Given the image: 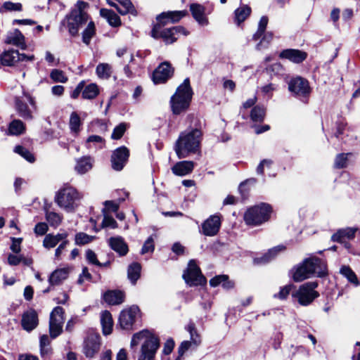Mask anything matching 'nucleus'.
<instances>
[{
  "instance_id": "obj_1",
  "label": "nucleus",
  "mask_w": 360,
  "mask_h": 360,
  "mask_svg": "<svg viewBox=\"0 0 360 360\" xmlns=\"http://www.w3.org/2000/svg\"><path fill=\"white\" fill-rule=\"evenodd\" d=\"M327 274L325 262L318 257L305 259L292 270V278L295 282L302 281L314 275L323 277Z\"/></svg>"
},
{
  "instance_id": "obj_2",
  "label": "nucleus",
  "mask_w": 360,
  "mask_h": 360,
  "mask_svg": "<svg viewBox=\"0 0 360 360\" xmlns=\"http://www.w3.org/2000/svg\"><path fill=\"white\" fill-rule=\"evenodd\" d=\"M202 131L198 129L181 132L175 145V151L179 158H185L190 153H195L200 144Z\"/></svg>"
},
{
  "instance_id": "obj_3",
  "label": "nucleus",
  "mask_w": 360,
  "mask_h": 360,
  "mask_svg": "<svg viewBox=\"0 0 360 360\" xmlns=\"http://www.w3.org/2000/svg\"><path fill=\"white\" fill-rule=\"evenodd\" d=\"M143 340L138 360H154L155 354L160 347L159 339L148 330H143L135 333L131 341V347L136 346Z\"/></svg>"
},
{
  "instance_id": "obj_4",
  "label": "nucleus",
  "mask_w": 360,
  "mask_h": 360,
  "mask_svg": "<svg viewBox=\"0 0 360 360\" xmlns=\"http://www.w3.org/2000/svg\"><path fill=\"white\" fill-rule=\"evenodd\" d=\"M192 95L190 81L188 78H186L171 98L170 103L172 112L175 115H179L186 111L190 105Z\"/></svg>"
},
{
  "instance_id": "obj_5",
  "label": "nucleus",
  "mask_w": 360,
  "mask_h": 360,
  "mask_svg": "<svg viewBox=\"0 0 360 360\" xmlns=\"http://www.w3.org/2000/svg\"><path fill=\"white\" fill-rule=\"evenodd\" d=\"M88 7V3L79 1L70 14L66 15L68 30L72 36L77 35L80 27L87 22L89 15L86 10Z\"/></svg>"
},
{
  "instance_id": "obj_6",
  "label": "nucleus",
  "mask_w": 360,
  "mask_h": 360,
  "mask_svg": "<svg viewBox=\"0 0 360 360\" xmlns=\"http://www.w3.org/2000/svg\"><path fill=\"white\" fill-rule=\"evenodd\" d=\"M271 212V207L262 202L249 208L245 213L244 220L248 225H260L269 220Z\"/></svg>"
},
{
  "instance_id": "obj_7",
  "label": "nucleus",
  "mask_w": 360,
  "mask_h": 360,
  "mask_svg": "<svg viewBox=\"0 0 360 360\" xmlns=\"http://www.w3.org/2000/svg\"><path fill=\"white\" fill-rule=\"evenodd\" d=\"M318 287L317 282H307L300 286V288L292 292V297L300 305L308 306L319 296V293L315 290Z\"/></svg>"
},
{
  "instance_id": "obj_8",
  "label": "nucleus",
  "mask_w": 360,
  "mask_h": 360,
  "mask_svg": "<svg viewBox=\"0 0 360 360\" xmlns=\"http://www.w3.org/2000/svg\"><path fill=\"white\" fill-rule=\"evenodd\" d=\"M164 26L161 24H155L151 30V37L155 39L161 38L166 44H172L176 41L178 34H182L185 36L188 34V32L181 26L163 28Z\"/></svg>"
},
{
  "instance_id": "obj_9",
  "label": "nucleus",
  "mask_w": 360,
  "mask_h": 360,
  "mask_svg": "<svg viewBox=\"0 0 360 360\" xmlns=\"http://www.w3.org/2000/svg\"><path fill=\"white\" fill-rule=\"evenodd\" d=\"M80 198L81 196L75 188L65 187L58 191L56 201L60 207L67 212H73L77 206V201Z\"/></svg>"
},
{
  "instance_id": "obj_10",
  "label": "nucleus",
  "mask_w": 360,
  "mask_h": 360,
  "mask_svg": "<svg viewBox=\"0 0 360 360\" xmlns=\"http://www.w3.org/2000/svg\"><path fill=\"white\" fill-rule=\"evenodd\" d=\"M183 278L191 286L203 285L206 283L205 278L193 259L189 261L188 267L183 274Z\"/></svg>"
},
{
  "instance_id": "obj_11",
  "label": "nucleus",
  "mask_w": 360,
  "mask_h": 360,
  "mask_svg": "<svg viewBox=\"0 0 360 360\" xmlns=\"http://www.w3.org/2000/svg\"><path fill=\"white\" fill-rule=\"evenodd\" d=\"M63 315L64 309L61 307H55L50 314L49 333L52 338H57L63 331Z\"/></svg>"
},
{
  "instance_id": "obj_12",
  "label": "nucleus",
  "mask_w": 360,
  "mask_h": 360,
  "mask_svg": "<svg viewBox=\"0 0 360 360\" xmlns=\"http://www.w3.org/2000/svg\"><path fill=\"white\" fill-rule=\"evenodd\" d=\"M101 337L94 332L89 333L84 341L83 352L86 357L92 358L99 351Z\"/></svg>"
},
{
  "instance_id": "obj_13",
  "label": "nucleus",
  "mask_w": 360,
  "mask_h": 360,
  "mask_svg": "<svg viewBox=\"0 0 360 360\" xmlns=\"http://www.w3.org/2000/svg\"><path fill=\"white\" fill-rule=\"evenodd\" d=\"M174 73V68L169 62L160 63L154 70L152 79L155 84L166 82L172 77Z\"/></svg>"
},
{
  "instance_id": "obj_14",
  "label": "nucleus",
  "mask_w": 360,
  "mask_h": 360,
  "mask_svg": "<svg viewBox=\"0 0 360 360\" xmlns=\"http://www.w3.org/2000/svg\"><path fill=\"white\" fill-rule=\"evenodd\" d=\"M288 89L299 96H307L311 91L308 81L301 77L292 78L288 83Z\"/></svg>"
},
{
  "instance_id": "obj_15",
  "label": "nucleus",
  "mask_w": 360,
  "mask_h": 360,
  "mask_svg": "<svg viewBox=\"0 0 360 360\" xmlns=\"http://www.w3.org/2000/svg\"><path fill=\"white\" fill-rule=\"evenodd\" d=\"M129 156V151L125 146L117 148L112 154V167L117 171H120L126 165Z\"/></svg>"
},
{
  "instance_id": "obj_16",
  "label": "nucleus",
  "mask_w": 360,
  "mask_h": 360,
  "mask_svg": "<svg viewBox=\"0 0 360 360\" xmlns=\"http://www.w3.org/2000/svg\"><path fill=\"white\" fill-rule=\"evenodd\" d=\"M221 227V219L219 215L210 216L202 224L201 233L206 236H216Z\"/></svg>"
},
{
  "instance_id": "obj_17",
  "label": "nucleus",
  "mask_w": 360,
  "mask_h": 360,
  "mask_svg": "<svg viewBox=\"0 0 360 360\" xmlns=\"http://www.w3.org/2000/svg\"><path fill=\"white\" fill-rule=\"evenodd\" d=\"M187 14L188 12L186 11L162 12L157 16L156 20L158 22L156 24L166 25L168 23H176Z\"/></svg>"
},
{
  "instance_id": "obj_18",
  "label": "nucleus",
  "mask_w": 360,
  "mask_h": 360,
  "mask_svg": "<svg viewBox=\"0 0 360 360\" xmlns=\"http://www.w3.org/2000/svg\"><path fill=\"white\" fill-rule=\"evenodd\" d=\"M139 312V309L137 306H132L129 309L123 310L119 317L121 327L124 329L129 328L134 322Z\"/></svg>"
},
{
  "instance_id": "obj_19",
  "label": "nucleus",
  "mask_w": 360,
  "mask_h": 360,
  "mask_svg": "<svg viewBox=\"0 0 360 360\" xmlns=\"http://www.w3.org/2000/svg\"><path fill=\"white\" fill-rule=\"evenodd\" d=\"M38 323V315L35 310L31 309L23 313L21 319V326L25 330L31 332L37 328Z\"/></svg>"
},
{
  "instance_id": "obj_20",
  "label": "nucleus",
  "mask_w": 360,
  "mask_h": 360,
  "mask_svg": "<svg viewBox=\"0 0 360 360\" xmlns=\"http://www.w3.org/2000/svg\"><path fill=\"white\" fill-rule=\"evenodd\" d=\"M307 56V53L304 51L298 50L288 49L282 51L279 57L281 58H285L295 63H300L304 61Z\"/></svg>"
},
{
  "instance_id": "obj_21",
  "label": "nucleus",
  "mask_w": 360,
  "mask_h": 360,
  "mask_svg": "<svg viewBox=\"0 0 360 360\" xmlns=\"http://www.w3.org/2000/svg\"><path fill=\"white\" fill-rule=\"evenodd\" d=\"M356 231V228L352 227L339 229L332 236L331 240L337 243H343L344 240H352L355 237Z\"/></svg>"
},
{
  "instance_id": "obj_22",
  "label": "nucleus",
  "mask_w": 360,
  "mask_h": 360,
  "mask_svg": "<svg viewBox=\"0 0 360 360\" xmlns=\"http://www.w3.org/2000/svg\"><path fill=\"white\" fill-rule=\"evenodd\" d=\"M109 245L114 251L117 252L121 256L127 255L129 251L127 244L120 236L111 237L109 239Z\"/></svg>"
},
{
  "instance_id": "obj_23",
  "label": "nucleus",
  "mask_w": 360,
  "mask_h": 360,
  "mask_svg": "<svg viewBox=\"0 0 360 360\" xmlns=\"http://www.w3.org/2000/svg\"><path fill=\"white\" fill-rule=\"evenodd\" d=\"M190 11L193 18L201 25H206L208 23L207 18L205 16V8L199 4H191Z\"/></svg>"
},
{
  "instance_id": "obj_24",
  "label": "nucleus",
  "mask_w": 360,
  "mask_h": 360,
  "mask_svg": "<svg viewBox=\"0 0 360 360\" xmlns=\"http://www.w3.org/2000/svg\"><path fill=\"white\" fill-rule=\"evenodd\" d=\"M6 42L16 46L22 50L26 49L27 47L25 42V37L18 29L8 35Z\"/></svg>"
},
{
  "instance_id": "obj_25",
  "label": "nucleus",
  "mask_w": 360,
  "mask_h": 360,
  "mask_svg": "<svg viewBox=\"0 0 360 360\" xmlns=\"http://www.w3.org/2000/svg\"><path fill=\"white\" fill-rule=\"evenodd\" d=\"M194 167V162L192 161H181L174 165L172 168L173 173L178 176H185L191 173Z\"/></svg>"
},
{
  "instance_id": "obj_26",
  "label": "nucleus",
  "mask_w": 360,
  "mask_h": 360,
  "mask_svg": "<svg viewBox=\"0 0 360 360\" xmlns=\"http://www.w3.org/2000/svg\"><path fill=\"white\" fill-rule=\"evenodd\" d=\"M20 53L17 50L11 49L4 51L0 56V60L3 65L12 66L19 61Z\"/></svg>"
},
{
  "instance_id": "obj_27",
  "label": "nucleus",
  "mask_w": 360,
  "mask_h": 360,
  "mask_svg": "<svg viewBox=\"0 0 360 360\" xmlns=\"http://www.w3.org/2000/svg\"><path fill=\"white\" fill-rule=\"evenodd\" d=\"M15 103L16 110L21 117L30 120L33 118L32 110L29 108L25 101L20 98H16Z\"/></svg>"
},
{
  "instance_id": "obj_28",
  "label": "nucleus",
  "mask_w": 360,
  "mask_h": 360,
  "mask_svg": "<svg viewBox=\"0 0 360 360\" xmlns=\"http://www.w3.org/2000/svg\"><path fill=\"white\" fill-rule=\"evenodd\" d=\"M68 275L69 269L68 268L58 269L50 275L49 282L51 285H60L68 277Z\"/></svg>"
},
{
  "instance_id": "obj_29",
  "label": "nucleus",
  "mask_w": 360,
  "mask_h": 360,
  "mask_svg": "<svg viewBox=\"0 0 360 360\" xmlns=\"http://www.w3.org/2000/svg\"><path fill=\"white\" fill-rule=\"evenodd\" d=\"M124 297L120 290H108L103 295L104 300L111 305L120 304L124 302Z\"/></svg>"
},
{
  "instance_id": "obj_30",
  "label": "nucleus",
  "mask_w": 360,
  "mask_h": 360,
  "mask_svg": "<svg viewBox=\"0 0 360 360\" xmlns=\"http://www.w3.org/2000/svg\"><path fill=\"white\" fill-rule=\"evenodd\" d=\"M285 250L284 245H280L270 249L268 252L264 254L261 257H257L254 259L255 263L264 264L270 262L273 259L279 252H283Z\"/></svg>"
},
{
  "instance_id": "obj_31",
  "label": "nucleus",
  "mask_w": 360,
  "mask_h": 360,
  "mask_svg": "<svg viewBox=\"0 0 360 360\" xmlns=\"http://www.w3.org/2000/svg\"><path fill=\"white\" fill-rule=\"evenodd\" d=\"M68 234L65 233H58L56 235L47 234L43 241V245L48 249L53 248L57 245L58 243L66 239Z\"/></svg>"
},
{
  "instance_id": "obj_32",
  "label": "nucleus",
  "mask_w": 360,
  "mask_h": 360,
  "mask_svg": "<svg viewBox=\"0 0 360 360\" xmlns=\"http://www.w3.org/2000/svg\"><path fill=\"white\" fill-rule=\"evenodd\" d=\"M101 323L102 326L103 333L105 335L112 333L113 321L111 314L108 311H103L101 314Z\"/></svg>"
},
{
  "instance_id": "obj_33",
  "label": "nucleus",
  "mask_w": 360,
  "mask_h": 360,
  "mask_svg": "<svg viewBox=\"0 0 360 360\" xmlns=\"http://www.w3.org/2000/svg\"><path fill=\"white\" fill-rule=\"evenodd\" d=\"M101 15L105 18L108 22L112 27H118L121 24L120 17L112 11L102 8L100 11Z\"/></svg>"
},
{
  "instance_id": "obj_34",
  "label": "nucleus",
  "mask_w": 360,
  "mask_h": 360,
  "mask_svg": "<svg viewBox=\"0 0 360 360\" xmlns=\"http://www.w3.org/2000/svg\"><path fill=\"white\" fill-rule=\"evenodd\" d=\"M141 266L138 262L131 264L127 269V276L132 284H135L141 275Z\"/></svg>"
},
{
  "instance_id": "obj_35",
  "label": "nucleus",
  "mask_w": 360,
  "mask_h": 360,
  "mask_svg": "<svg viewBox=\"0 0 360 360\" xmlns=\"http://www.w3.org/2000/svg\"><path fill=\"white\" fill-rule=\"evenodd\" d=\"M112 72V66L108 63H99L96 69V73L98 78L108 79Z\"/></svg>"
},
{
  "instance_id": "obj_36",
  "label": "nucleus",
  "mask_w": 360,
  "mask_h": 360,
  "mask_svg": "<svg viewBox=\"0 0 360 360\" xmlns=\"http://www.w3.org/2000/svg\"><path fill=\"white\" fill-rule=\"evenodd\" d=\"M99 94V88L96 84L91 83L86 86H84L82 90V98L84 99H94Z\"/></svg>"
},
{
  "instance_id": "obj_37",
  "label": "nucleus",
  "mask_w": 360,
  "mask_h": 360,
  "mask_svg": "<svg viewBox=\"0 0 360 360\" xmlns=\"http://www.w3.org/2000/svg\"><path fill=\"white\" fill-rule=\"evenodd\" d=\"M340 272L348 280L349 283L354 284L355 286L360 285L356 274L349 266H342L340 270Z\"/></svg>"
},
{
  "instance_id": "obj_38",
  "label": "nucleus",
  "mask_w": 360,
  "mask_h": 360,
  "mask_svg": "<svg viewBox=\"0 0 360 360\" xmlns=\"http://www.w3.org/2000/svg\"><path fill=\"white\" fill-rule=\"evenodd\" d=\"M92 167V164L91 162V158L89 157H84L81 159H79L77 161V165L75 166V170L79 174H84L91 169Z\"/></svg>"
},
{
  "instance_id": "obj_39",
  "label": "nucleus",
  "mask_w": 360,
  "mask_h": 360,
  "mask_svg": "<svg viewBox=\"0 0 360 360\" xmlns=\"http://www.w3.org/2000/svg\"><path fill=\"white\" fill-rule=\"evenodd\" d=\"M251 8L244 5L235 11V19L238 25L243 22L250 14Z\"/></svg>"
},
{
  "instance_id": "obj_40",
  "label": "nucleus",
  "mask_w": 360,
  "mask_h": 360,
  "mask_svg": "<svg viewBox=\"0 0 360 360\" xmlns=\"http://www.w3.org/2000/svg\"><path fill=\"white\" fill-rule=\"evenodd\" d=\"M265 113L266 109L264 107L261 105H256L251 110V120L255 122H261L264 119Z\"/></svg>"
},
{
  "instance_id": "obj_41",
  "label": "nucleus",
  "mask_w": 360,
  "mask_h": 360,
  "mask_svg": "<svg viewBox=\"0 0 360 360\" xmlns=\"http://www.w3.org/2000/svg\"><path fill=\"white\" fill-rule=\"evenodd\" d=\"M25 127L24 123L20 120L12 121L8 127L9 134L11 135H19L24 132Z\"/></svg>"
},
{
  "instance_id": "obj_42",
  "label": "nucleus",
  "mask_w": 360,
  "mask_h": 360,
  "mask_svg": "<svg viewBox=\"0 0 360 360\" xmlns=\"http://www.w3.org/2000/svg\"><path fill=\"white\" fill-rule=\"evenodd\" d=\"M82 122L79 115L76 112H72L70 115L69 126L70 130L75 134H78L80 131Z\"/></svg>"
},
{
  "instance_id": "obj_43",
  "label": "nucleus",
  "mask_w": 360,
  "mask_h": 360,
  "mask_svg": "<svg viewBox=\"0 0 360 360\" xmlns=\"http://www.w3.org/2000/svg\"><path fill=\"white\" fill-rule=\"evenodd\" d=\"M352 153H340L338 154L335 160L334 167L337 169H342L347 166L348 158L352 156Z\"/></svg>"
},
{
  "instance_id": "obj_44",
  "label": "nucleus",
  "mask_w": 360,
  "mask_h": 360,
  "mask_svg": "<svg viewBox=\"0 0 360 360\" xmlns=\"http://www.w3.org/2000/svg\"><path fill=\"white\" fill-rule=\"evenodd\" d=\"M94 34L95 25L94 22L90 21L87 25V27L84 30L82 33V41L86 45H89Z\"/></svg>"
},
{
  "instance_id": "obj_45",
  "label": "nucleus",
  "mask_w": 360,
  "mask_h": 360,
  "mask_svg": "<svg viewBox=\"0 0 360 360\" xmlns=\"http://www.w3.org/2000/svg\"><path fill=\"white\" fill-rule=\"evenodd\" d=\"M103 144V139L98 135H91L89 136L86 142V146L88 148H101Z\"/></svg>"
},
{
  "instance_id": "obj_46",
  "label": "nucleus",
  "mask_w": 360,
  "mask_h": 360,
  "mask_svg": "<svg viewBox=\"0 0 360 360\" xmlns=\"http://www.w3.org/2000/svg\"><path fill=\"white\" fill-rule=\"evenodd\" d=\"M96 238V236H89L85 233L79 232L75 235V244L77 245H84L91 243Z\"/></svg>"
},
{
  "instance_id": "obj_47",
  "label": "nucleus",
  "mask_w": 360,
  "mask_h": 360,
  "mask_svg": "<svg viewBox=\"0 0 360 360\" xmlns=\"http://www.w3.org/2000/svg\"><path fill=\"white\" fill-rule=\"evenodd\" d=\"M269 19L266 16H262L258 24V28L257 32L253 35L254 40H258L261 38L262 34L266 30Z\"/></svg>"
},
{
  "instance_id": "obj_48",
  "label": "nucleus",
  "mask_w": 360,
  "mask_h": 360,
  "mask_svg": "<svg viewBox=\"0 0 360 360\" xmlns=\"http://www.w3.org/2000/svg\"><path fill=\"white\" fill-rule=\"evenodd\" d=\"M274 34L271 32H264L262 34V39L257 45V50H262V49H265L268 46L269 43L273 39Z\"/></svg>"
},
{
  "instance_id": "obj_49",
  "label": "nucleus",
  "mask_w": 360,
  "mask_h": 360,
  "mask_svg": "<svg viewBox=\"0 0 360 360\" xmlns=\"http://www.w3.org/2000/svg\"><path fill=\"white\" fill-rule=\"evenodd\" d=\"M22 11V4L20 3H13L11 1H6L0 8V12L5 11Z\"/></svg>"
},
{
  "instance_id": "obj_50",
  "label": "nucleus",
  "mask_w": 360,
  "mask_h": 360,
  "mask_svg": "<svg viewBox=\"0 0 360 360\" xmlns=\"http://www.w3.org/2000/svg\"><path fill=\"white\" fill-rule=\"evenodd\" d=\"M14 151L20 155L22 157H23L26 160H27L30 162H34V157L32 155L31 152H30L27 149L21 146H17L14 148Z\"/></svg>"
},
{
  "instance_id": "obj_51",
  "label": "nucleus",
  "mask_w": 360,
  "mask_h": 360,
  "mask_svg": "<svg viewBox=\"0 0 360 360\" xmlns=\"http://www.w3.org/2000/svg\"><path fill=\"white\" fill-rule=\"evenodd\" d=\"M46 217V220L52 226H58L62 221L61 216L59 214L54 212H47Z\"/></svg>"
},
{
  "instance_id": "obj_52",
  "label": "nucleus",
  "mask_w": 360,
  "mask_h": 360,
  "mask_svg": "<svg viewBox=\"0 0 360 360\" xmlns=\"http://www.w3.org/2000/svg\"><path fill=\"white\" fill-rule=\"evenodd\" d=\"M187 330L189 332L191 335V341L193 344L198 345L200 342V338L199 335L197 333L195 324L193 323H190L187 328Z\"/></svg>"
},
{
  "instance_id": "obj_53",
  "label": "nucleus",
  "mask_w": 360,
  "mask_h": 360,
  "mask_svg": "<svg viewBox=\"0 0 360 360\" xmlns=\"http://www.w3.org/2000/svg\"><path fill=\"white\" fill-rule=\"evenodd\" d=\"M50 77L56 82L65 83L68 81V77L65 75L64 72L58 69L53 70Z\"/></svg>"
},
{
  "instance_id": "obj_54",
  "label": "nucleus",
  "mask_w": 360,
  "mask_h": 360,
  "mask_svg": "<svg viewBox=\"0 0 360 360\" xmlns=\"http://www.w3.org/2000/svg\"><path fill=\"white\" fill-rule=\"evenodd\" d=\"M294 288V285L292 284L285 285L282 288H281L280 291L278 293L274 294V298H278L280 300H285L289 294L291 292L292 289Z\"/></svg>"
},
{
  "instance_id": "obj_55",
  "label": "nucleus",
  "mask_w": 360,
  "mask_h": 360,
  "mask_svg": "<svg viewBox=\"0 0 360 360\" xmlns=\"http://www.w3.org/2000/svg\"><path fill=\"white\" fill-rule=\"evenodd\" d=\"M155 245H154V240L153 238V236H150L148 238V239L145 241L142 248L141 253L142 255H145L146 253H152L154 251Z\"/></svg>"
},
{
  "instance_id": "obj_56",
  "label": "nucleus",
  "mask_w": 360,
  "mask_h": 360,
  "mask_svg": "<svg viewBox=\"0 0 360 360\" xmlns=\"http://www.w3.org/2000/svg\"><path fill=\"white\" fill-rule=\"evenodd\" d=\"M126 129V124L120 123L119 125L115 127L112 133L111 138L115 140L120 139L124 134Z\"/></svg>"
},
{
  "instance_id": "obj_57",
  "label": "nucleus",
  "mask_w": 360,
  "mask_h": 360,
  "mask_svg": "<svg viewBox=\"0 0 360 360\" xmlns=\"http://www.w3.org/2000/svg\"><path fill=\"white\" fill-rule=\"evenodd\" d=\"M103 219L101 223V227L102 228H106L110 227L112 229H115L117 227V221L113 219L112 217L107 214H103Z\"/></svg>"
},
{
  "instance_id": "obj_58",
  "label": "nucleus",
  "mask_w": 360,
  "mask_h": 360,
  "mask_svg": "<svg viewBox=\"0 0 360 360\" xmlns=\"http://www.w3.org/2000/svg\"><path fill=\"white\" fill-rule=\"evenodd\" d=\"M86 258L87 259V261L91 263V264H93L94 265H96L98 266H103V264H102L98 259H97V257H96V253L89 249L86 251Z\"/></svg>"
},
{
  "instance_id": "obj_59",
  "label": "nucleus",
  "mask_w": 360,
  "mask_h": 360,
  "mask_svg": "<svg viewBox=\"0 0 360 360\" xmlns=\"http://www.w3.org/2000/svg\"><path fill=\"white\" fill-rule=\"evenodd\" d=\"M105 207L103 209V213L106 214V212H116L119 209V204L112 200H106L104 202Z\"/></svg>"
},
{
  "instance_id": "obj_60",
  "label": "nucleus",
  "mask_w": 360,
  "mask_h": 360,
  "mask_svg": "<svg viewBox=\"0 0 360 360\" xmlns=\"http://www.w3.org/2000/svg\"><path fill=\"white\" fill-rule=\"evenodd\" d=\"M276 89V87L274 84H269L262 86V92L264 96H267L268 98H270Z\"/></svg>"
},
{
  "instance_id": "obj_61",
  "label": "nucleus",
  "mask_w": 360,
  "mask_h": 360,
  "mask_svg": "<svg viewBox=\"0 0 360 360\" xmlns=\"http://www.w3.org/2000/svg\"><path fill=\"white\" fill-rule=\"evenodd\" d=\"M266 69L268 72L277 75L281 74L282 72L283 66L280 63H275L270 65L269 67L266 68Z\"/></svg>"
},
{
  "instance_id": "obj_62",
  "label": "nucleus",
  "mask_w": 360,
  "mask_h": 360,
  "mask_svg": "<svg viewBox=\"0 0 360 360\" xmlns=\"http://www.w3.org/2000/svg\"><path fill=\"white\" fill-rule=\"evenodd\" d=\"M48 230V226L46 223H38L34 227V233L39 236L44 235Z\"/></svg>"
},
{
  "instance_id": "obj_63",
  "label": "nucleus",
  "mask_w": 360,
  "mask_h": 360,
  "mask_svg": "<svg viewBox=\"0 0 360 360\" xmlns=\"http://www.w3.org/2000/svg\"><path fill=\"white\" fill-rule=\"evenodd\" d=\"M226 278H228V276L226 275L216 276L210 281V284L212 287H217L220 284L221 285L224 279Z\"/></svg>"
},
{
  "instance_id": "obj_64",
  "label": "nucleus",
  "mask_w": 360,
  "mask_h": 360,
  "mask_svg": "<svg viewBox=\"0 0 360 360\" xmlns=\"http://www.w3.org/2000/svg\"><path fill=\"white\" fill-rule=\"evenodd\" d=\"M22 238H12V244L11 245V250L15 253H19L21 250L20 243Z\"/></svg>"
}]
</instances>
